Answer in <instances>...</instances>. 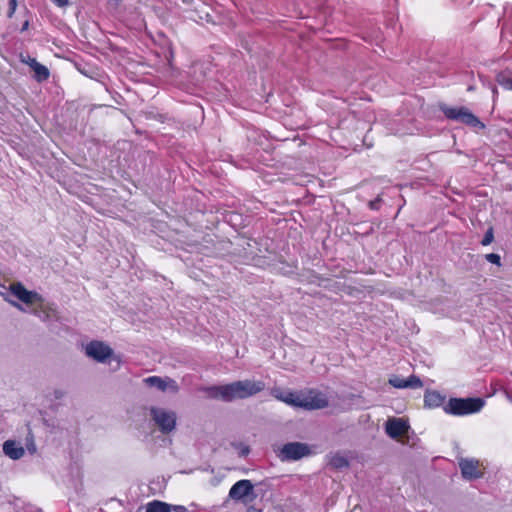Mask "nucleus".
Wrapping results in <instances>:
<instances>
[{"instance_id":"10","label":"nucleus","mask_w":512,"mask_h":512,"mask_svg":"<svg viewBox=\"0 0 512 512\" xmlns=\"http://www.w3.org/2000/svg\"><path fill=\"white\" fill-rule=\"evenodd\" d=\"M409 423L407 420L403 418H389L385 424L386 433L393 439H396L404 434H406L409 430Z\"/></svg>"},{"instance_id":"5","label":"nucleus","mask_w":512,"mask_h":512,"mask_svg":"<svg viewBox=\"0 0 512 512\" xmlns=\"http://www.w3.org/2000/svg\"><path fill=\"white\" fill-rule=\"evenodd\" d=\"M329 397L325 392L310 389L300 392L299 407L307 410H317L327 407Z\"/></svg>"},{"instance_id":"17","label":"nucleus","mask_w":512,"mask_h":512,"mask_svg":"<svg viewBox=\"0 0 512 512\" xmlns=\"http://www.w3.org/2000/svg\"><path fill=\"white\" fill-rule=\"evenodd\" d=\"M146 512H171V506L165 502L154 500L146 505Z\"/></svg>"},{"instance_id":"14","label":"nucleus","mask_w":512,"mask_h":512,"mask_svg":"<svg viewBox=\"0 0 512 512\" xmlns=\"http://www.w3.org/2000/svg\"><path fill=\"white\" fill-rule=\"evenodd\" d=\"M389 383L393 387L398 388V389L420 388L423 385L422 381L414 375L409 376L407 379H404V378H401L398 376H392L389 379Z\"/></svg>"},{"instance_id":"21","label":"nucleus","mask_w":512,"mask_h":512,"mask_svg":"<svg viewBox=\"0 0 512 512\" xmlns=\"http://www.w3.org/2000/svg\"><path fill=\"white\" fill-rule=\"evenodd\" d=\"M232 447L238 451L239 456L246 457L250 453V448L248 445L242 442H232Z\"/></svg>"},{"instance_id":"25","label":"nucleus","mask_w":512,"mask_h":512,"mask_svg":"<svg viewBox=\"0 0 512 512\" xmlns=\"http://www.w3.org/2000/svg\"><path fill=\"white\" fill-rule=\"evenodd\" d=\"M27 64L31 67L33 70L36 65L39 64V62L35 58L28 57Z\"/></svg>"},{"instance_id":"6","label":"nucleus","mask_w":512,"mask_h":512,"mask_svg":"<svg viewBox=\"0 0 512 512\" xmlns=\"http://www.w3.org/2000/svg\"><path fill=\"white\" fill-rule=\"evenodd\" d=\"M11 293L29 307H41L42 297L35 291L27 290L20 282H14L9 286Z\"/></svg>"},{"instance_id":"30","label":"nucleus","mask_w":512,"mask_h":512,"mask_svg":"<svg viewBox=\"0 0 512 512\" xmlns=\"http://www.w3.org/2000/svg\"><path fill=\"white\" fill-rule=\"evenodd\" d=\"M14 305H15L17 308L21 309V306H20L19 304L14 303Z\"/></svg>"},{"instance_id":"7","label":"nucleus","mask_w":512,"mask_h":512,"mask_svg":"<svg viewBox=\"0 0 512 512\" xmlns=\"http://www.w3.org/2000/svg\"><path fill=\"white\" fill-rule=\"evenodd\" d=\"M85 353L93 360L104 363L112 356L113 350L104 342L91 341L85 346Z\"/></svg>"},{"instance_id":"18","label":"nucleus","mask_w":512,"mask_h":512,"mask_svg":"<svg viewBox=\"0 0 512 512\" xmlns=\"http://www.w3.org/2000/svg\"><path fill=\"white\" fill-rule=\"evenodd\" d=\"M33 72H34V78L38 81V82H43L45 80H47L49 78V70L46 66L42 65L41 63H39L38 65H36L33 69Z\"/></svg>"},{"instance_id":"29","label":"nucleus","mask_w":512,"mask_h":512,"mask_svg":"<svg viewBox=\"0 0 512 512\" xmlns=\"http://www.w3.org/2000/svg\"><path fill=\"white\" fill-rule=\"evenodd\" d=\"M507 397H508L509 401L512 402V395L507 394Z\"/></svg>"},{"instance_id":"24","label":"nucleus","mask_w":512,"mask_h":512,"mask_svg":"<svg viewBox=\"0 0 512 512\" xmlns=\"http://www.w3.org/2000/svg\"><path fill=\"white\" fill-rule=\"evenodd\" d=\"M18 0H9V8L7 12V16L12 18L17 9Z\"/></svg>"},{"instance_id":"26","label":"nucleus","mask_w":512,"mask_h":512,"mask_svg":"<svg viewBox=\"0 0 512 512\" xmlns=\"http://www.w3.org/2000/svg\"><path fill=\"white\" fill-rule=\"evenodd\" d=\"M54 2L60 7L64 6V0H54Z\"/></svg>"},{"instance_id":"3","label":"nucleus","mask_w":512,"mask_h":512,"mask_svg":"<svg viewBox=\"0 0 512 512\" xmlns=\"http://www.w3.org/2000/svg\"><path fill=\"white\" fill-rule=\"evenodd\" d=\"M440 109L448 119L459 121L474 128H484V124L465 107L441 105Z\"/></svg>"},{"instance_id":"20","label":"nucleus","mask_w":512,"mask_h":512,"mask_svg":"<svg viewBox=\"0 0 512 512\" xmlns=\"http://www.w3.org/2000/svg\"><path fill=\"white\" fill-rule=\"evenodd\" d=\"M329 464L334 468L341 469L348 466V461L344 456L334 454L330 457Z\"/></svg>"},{"instance_id":"23","label":"nucleus","mask_w":512,"mask_h":512,"mask_svg":"<svg viewBox=\"0 0 512 512\" xmlns=\"http://www.w3.org/2000/svg\"><path fill=\"white\" fill-rule=\"evenodd\" d=\"M493 239H494L493 229H492V228H489V229L486 231V233H485V235H484V237H483V239H482V241H481V244H482L483 246H487V245H489V244H491V243H492Z\"/></svg>"},{"instance_id":"1","label":"nucleus","mask_w":512,"mask_h":512,"mask_svg":"<svg viewBox=\"0 0 512 512\" xmlns=\"http://www.w3.org/2000/svg\"><path fill=\"white\" fill-rule=\"evenodd\" d=\"M265 384L262 381L242 380L226 385L211 386L205 389L208 396L214 399L231 402L237 399L252 397L262 390Z\"/></svg>"},{"instance_id":"31","label":"nucleus","mask_w":512,"mask_h":512,"mask_svg":"<svg viewBox=\"0 0 512 512\" xmlns=\"http://www.w3.org/2000/svg\"><path fill=\"white\" fill-rule=\"evenodd\" d=\"M28 25V22H26L25 24H23V28H26Z\"/></svg>"},{"instance_id":"11","label":"nucleus","mask_w":512,"mask_h":512,"mask_svg":"<svg viewBox=\"0 0 512 512\" xmlns=\"http://www.w3.org/2000/svg\"><path fill=\"white\" fill-rule=\"evenodd\" d=\"M461 473L465 479H477L482 476L479 469V461L473 458L461 459L459 462Z\"/></svg>"},{"instance_id":"12","label":"nucleus","mask_w":512,"mask_h":512,"mask_svg":"<svg viewBox=\"0 0 512 512\" xmlns=\"http://www.w3.org/2000/svg\"><path fill=\"white\" fill-rule=\"evenodd\" d=\"M253 488L250 480H240L231 487L229 497L233 500H242L252 494Z\"/></svg>"},{"instance_id":"15","label":"nucleus","mask_w":512,"mask_h":512,"mask_svg":"<svg viewBox=\"0 0 512 512\" xmlns=\"http://www.w3.org/2000/svg\"><path fill=\"white\" fill-rule=\"evenodd\" d=\"M3 452L6 456L13 460H18L23 457L25 450L14 440H7L3 444Z\"/></svg>"},{"instance_id":"22","label":"nucleus","mask_w":512,"mask_h":512,"mask_svg":"<svg viewBox=\"0 0 512 512\" xmlns=\"http://www.w3.org/2000/svg\"><path fill=\"white\" fill-rule=\"evenodd\" d=\"M485 259L492 263V264H495L497 266H500L501 265V257L499 254H496V253H489V254H486L485 255Z\"/></svg>"},{"instance_id":"13","label":"nucleus","mask_w":512,"mask_h":512,"mask_svg":"<svg viewBox=\"0 0 512 512\" xmlns=\"http://www.w3.org/2000/svg\"><path fill=\"white\" fill-rule=\"evenodd\" d=\"M273 397L288 405L299 407L300 392H292L290 390H283L281 388H274L271 391Z\"/></svg>"},{"instance_id":"28","label":"nucleus","mask_w":512,"mask_h":512,"mask_svg":"<svg viewBox=\"0 0 512 512\" xmlns=\"http://www.w3.org/2000/svg\"><path fill=\"white\" fill-rule=\"evenodd\" d=\"M247 512H261V511L258 509H255V508H251Z\"/></svg>"},{"instance_id":"27","label":"nucleus","mask_w":512,"mask_h":512,"mask_svg":"<svg viewBox=\"0 0 512 512\" xmlns=\"http://www.w3.org/2000/svg\"><path fill=\"white\" fill-rule=\"evenodd\" d=\"M175 509L179 510L181 512H185L186 511L185 507H183V506H176Z\"/></svg>"},{"instance_id":"4","label":"nucleus","mask_w":512,"mask_h":512,"mask_svg":"<svg viewBox=\"0 0 512 512\" xmlns=\"http://www.w3.org/2000/svg\"><path fill=\"white\" fill-rule=\"evenodd\" d=\"M150 415L163 434H169L175 429L177 415L174 411L162 407H152Z\"/></svg>"},{"instance_id":"2","label":"nucleus","mask_w":512,"mask_h":512,"mask_svg":"<svg viewBox=\"0 0 512 512\" xmlns=\"http://www.w3.org/2000/svg\"><path fill=\"white\" fill-rule=\"evenodd\" d=\"M485 405L482 398H450L443 407L446 414L465 416L478 413Z\"/></svg>"},{"instance_id":"19","label":"nucleus","mask_w":512,"mask_h":512,"mask_svg":"<svg viewBox=\"0 0 512 512\" xmlns=\"http://www.w3.org/2000/svg\"><path fill=\"white\" fill-rule=\"evenodd\" d=\"M497 82L506 90H512V72H501L497 75Z\"/></svg>"},{"instance_id":"9","label":"nucleus","mask_w":512,"mask_h":512,"mask_svg":"<svg viewBox=\"0 0 512 512\" xmlns=\"http://www.w3.org/2000/svg\"><path fill=\"white\" fill-rule=\"evenodd\" d=\"M143 382L147 386L154 387L163 392L169 391L172 393H177L179 390V387H178V384L176 383V381L171 378H168V377L161 378L158 376H150V377L145 378L143 380Z\"/></svg>"},{"instance_id":"8","label":"nucleus","mask_w":512,"mask_h":512,"mask_svg":"<svg viewBox=\"0 0 512 512\" xmlns=\"http://www.w3.org/2000/svg\"><path fill=\"white\" fill-rule=\"evenodd\" d=\"M309 454V448L303 443L293 442L283 446L279 457L281 460H299Z\"/></svg>"},{"instance_id":"16","label":"nucleus","mask_w":512,"mask_h":512,"mask_svg":"<svg viewBox=\"0 0 512 512\" xmlns=\"http://www.w3.org/2000/svg\"><path fill=\"white\" fill-rule=\"evenodd\" d=\"M424 404L428 408H438L443 406L445 403V396L441 395L437 391H427L424 395Z\"/></svg>"}]
</instances>
